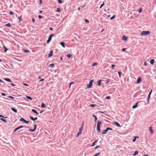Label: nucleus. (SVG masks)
Returning a JSON list of instances; mask_svg holds the SVG:
<instances>
[{
	"label": "nucleus",
	"instance_id": "obj_1",
	"mask_svg": "<svg viewBox=\"0 0 156 156\" xmlns=\"http://www.w3.org/2000/svg\"><path fill=\"white\" fill-rule=\"evenodd\" d=\"M23 127H24L25 128H29V127L27 126H19L18 127L16 128V129H15L13 130V133H14L16 132L18 129H20L21 128H23Z\"/></svg>",
	"mask_w": 156,
	"mask_h": 156
},
{
	"label": "nucleus",
	"instance_id": "obj_2",
	"mask_svg": "<svg viewBox=\"0 0 156 156\" xmlns=\"http://www.w3.org/2000/svg\"><path fill=\"white\" fill-rule=\"evenodd\" d=\"M93 81V80H91L89 81V83L87 85V88H89L91 87Z\"/></svg>",
	"mask_w": 156,
	"mask_h": 156
},
{
	"label": "nucleus",
	"instance_id": "obj_3",
	"mask_svg": "<svg viewBox=\"0 0 156 156\" xmlns=\"http://www.w3.org/2000/svg\"><path fill=\"white\" fill-rule=\"evenodd\" d=\"M150 33V32L149 31H144L141 32V35L143 36L147 35L149 34Z\"/></svg>",
	"mask_w": 156,
	"mask_h": 156
},
{
	"label": "nucleus",
	"instance_id": "obj_4",
	"mask_svg": "<svg viewBox=\"0 0 156 156\" xmlns=\"http://www.w3.org/2000/svg\"><path fill=\"white\" fill-rule=\"evenodd\" d=\"M54 36V34H52L49 36L48 40L47 41V44H48L50 42L51 40L52 37H53Z\"/></svg>",
	"mask_w": 156,
	"mask_h": 156
},
{
	"label": "nucleus",
	"instance_id": "obj_5",
	"mask_svg": "<svg viewBox=\"0 0 156 156\" xmlns=\"http://www.w3.org/2000/svg\"><path fill=\"white\" fill-rule=\"evenodd\" d=\"M142 79L141 77H139L137 79V83H140Z\"/></svg>",
	"mask_w": 156,
	"mask_h": 156
},
{
	"label": "nucleus",
	"instance_id": "obj_6",
	"mask_svg": "<svg viewBox=\"0 0 156 156\" xmlns=\"http://www.w3.org/2000/svg\"><path fill=\"white\" fill-rule=\"evenodd\" d=\"M127 39L128 37L125 36H123L122 37V39L123 41H126L127 40Z\"/></svg>",
	"mask_w": 156,
	"mask_h": 156
},
{
	"label": "nucleus",
	"instance_id": "obj_7",
	"mask_svg": "<svg viewBox=\"0 0 156 156\" xmlns=\"http://www.w3.org/2000/svg\"><path fill=\"white\" fill-rule=\"evenodd\" d=\"M29 117L30 118V119L33 121H35L37 119V117L34 118L33 117L31 116H30Z\"/></svg>",
	"mask_w": 156,
	"mask_h": 156
},
{
	"label": "nucleus",
	"instance_id": "obj_8",
	"mask_svg": "<svg viewBox=\"0 0 156 156\" xmlns=\"http://www.w3.org/2000/svg\"><path fill=\"white\" fill-rule=\"evenodd\" d=\"M53 51L52 50H51L50 51V53L48 54V56L49 57H51L53 55Z\"/></svg>",
	"mask_w": 156,
	"mask_h": 156
},
{
	"label": "nucleus",
	"instance_id": "obj_9",
	"mask_svg": "<svg viewBox=\"0 0 156 156\" xmlns=\"http://www.w3.org/2000/svg\"><path fill=\"white\" fill-rule=\"evenodd\" d=\"M113 124L117 126L118 127H120L119 124L117 122H115L113 123Z\"/></svg>",
	"mask_w": 156,
	"mask_h": 156
},
{
	"label": "nucleus",
	"instance_id": "obj_10",
	"mask_svg": "<svg viewBox=\"0 0 156 156\" xmlns=\"http://www.w3.org/2000/svg\"><path fill=\"white\" fill-rule=\"evenodd\" d=\"M149 129L151 134H153V131L152 129V127L151 126H150L149 127Z\"/></svg>",
	"mask_w": 156,
	"mask_h": 156
},
{
	"label": "nucleus",
	"instance_id": "obj_11",
	"mask_svg": "<svg viewBox=\"0 0 156 156\" xmlns=\"http://www.w3.org/2000/svg\"><path fill=\"white\" fill-rule=\"evenodd\" d=\"M4 80L8 82H12V81L9 79V78H4Z\"/></svg>",
	"mask_w": 156,
	"mask_h": 156
},
{
	"label": "nucleus",
	"instance_id": "obj_12",
	"mask_svg": "<svg viewBox=\"0 0 156 156\" xmlns=\"http://www.w3.org/2000/svg\"><path fill=\"white\" fill-rule=\"evenodd\" d=\"M11 109L13 112L16 113L17 112V110L14 108H11Z\"/></svg>",
	"mask_w": 156,
	"mask_h": 156
},
{
	"label": "nucleus",
	"instance_id": "obj_13",
	"mask_svg": "<svg viewBox=\"0 0 156 156\" xmlns=\"http://www.w3.org/2000/svg\"><path fill=\"white\" fill-rule=\"evenodd\" d=\"M138 103V102H137L135 105H133L132 107V108L134 109L136 108L137 107Z\"/></svg>",
	"mask_w": 156,
	"mask_h": 156
},
{
	"label": "nucleus",
	"instance_id": "obj_14",
	"mask_svg": "<svg viewBox=\"0 0 156 156\" xmlns=\"http://www.w3.org/2000/svg\"><path fill=\"white\" fill-rule=\"evenodd\" d=\"M102 81H103V80H100L98 81L97 83L98 86H100L101 85V82Z\"/></svg>",
	"mask_w": 156,
	"mask_h": 156
},
{
	"label": "nucleus",
	"instance_id": "obj_15",
	"mask_svg": "<svg viewBox=\"0 0 156 156\" xmlns=\"http://www.w3.org/2000/svg\"><path fill=\"white\" fill-rule=\"evenodd\" d=\"M107 129H104L103 130L102 132V134H105L107 132Z\"/></svg>",
	"mask_w": 156,
	"mask_h": 156
},
{
	"label": "nucleus",
	"instance_id": "obj_16",
	"mask_svg": "<svg viewBox=\"0 0 156 156\" xmlns=\"http://www.w3.org/2000/svg\"><path fill=\"white\" fill-rule=\"evenodd\" d=\"M154 62V59H151L150 61V63L151 65H153Z\"/></svg>",
	"mask_w": 156,
	"mask_h": 156
},
{
	"label": "nucleus",
	"instance_id": "obj_17",
	"mask_svg": "<svg viewBox=\"0 0 156 156\" xmlns=\"http://www.w3.org/2000/svg\"><path fill=\"white\" fill-rule=\"evenodd\" d=\"M31 111H32L33 112H34V113H35L36 114L38 115V114H39L38 113V112H37V111L35 110V109H32V110H31Z\"/></svg>",
	"mask_w": 156,
	"mask_h": 156
},
{
	"label": "nucleus",
	"instance_id": "obj_18",
	"mask_svg": "<svg viewBox=\"0 0 156 156\" xmlns=\"http://www.w3.org/2000/svg\"><path fill=\"white\" fill-rule=\"evenodd\" d=\"M60 44L62 47H63V48L65 47V43L64 42H60Z\"/></svg>",
	"mask_w": 156,
	"mask_h": 156
},
{
	"label": "nucleus",
	"instance_id": "obj_19",
	"mask_svg": "<svg viewBox=\"0 0 156 156\" xmlns=\"http://www.w3.org/2000/svg\"><path fill=\"white\" fill-rule=\"evenodd\" d=\"M92 116H93V117H94V119H95V122H97V119H98L97 117L96 116H95V115H94V114L92 115Z\"/></svg>",
	"mask_w": 156,
	"mask_h": 156
},
{
	"label": "nucleus",
	"instance_id": "obj_20",
	"mask_svg": "<svg viewBox=\"0 0 156 156\" xmlns=\"http://www.w3.org/2000/svg\"><path fill=\"white\" fill-rule=\"evenodd\" d=\"M102 122L99 121H98L97 123V126H100Z\"/></svg>",
	"mask_w": 156,
	"mask_h": 156
},
{
	"label": "nucleus",
	"instance_id": "obj_21",
	"mask_svg": "<svg viewBox=\"0 0 156 156\" xmlns=\"http://www.w3.org/2000/svg\"><path fill=\"white\" fill-rule=\"evenodd\" d=\"M3 48L5 49L4 51L5 52H6L7 51L9 50L4 45H3Z\"/></svg>",
	"mask_w": 156,
	"mask_h": 156
},
{
	"label": "nucleus",
	"instance_id": "obj_22",
	"mask_svg": "<svg viewBox=\"0 0 156 156\" xmlns=\"http://www.w3.org/2000/svg\"><path fill=\"white\" fill-rule=\"evenodd\" d=\"M26 120H25L24 118H20V121H21V122H24Z\"/></svg>",
	"mask_w": 156,
	"mask_h": 156
},
{
	"label": "nucleus",
	"instance_id": "obj_23",
	"mask_svg": "<svg viewBox=\"0 0 156 156\" xmlns=\"http://www.w3.org/2000/svg\"><path fill=\"white\" fill-rule=\"evenodd\" d=\"M138 153V151H136L134 152V153L133 154V156H135Z\"/></svg>",
	"mask_w": 156,
	"mask_h": 156
},
{
	"label": "nucleus",
	"instance_id": "obj_24",
	"mask_svg": "<svg viewBox=\"0 0 156 156\" xmlns=\"http://www.w3.org/2000/svg\"><path fill=\"white\" fill-rule=\"evenodd\" d=\"M5 26L9 27H10L12 26L11 24L10 23H8L7 24H6L5 25Z\"/></svg>",
	"mask_w": 156,
	"mask_h": 156
},
{
	"label": "nucleus",
	"instance_id": "obj_25",
	"mask_svg": "<svg viewBox=\"0 0 156 156\" xmlns=\"http://www.w3.org/2000/svg\"><path fill=\"white\" fill-rule=\"evenodd\" d=\"M26 98L27 99L30 100H32L33 99V98H32L31 97L29 96H27Z\"/></svg>",
	"mask_w": 156,
	"mask_h": 156
},
{
	"label": "nucleus",
	"instance_id": "obj_26",
	"mask_svg": "<svg viewBox=\"0 0 156 156\" xmlns=\"http://www.w3.org/2000/svg\"><path fill=\"white\" fill-rule=\"evenodd\" d=\"M46 105L44 103H41V107L42 108H45Z\"/></svg>",
	"mask_w": 156,
	"mask_h": 156
},
{
	"label": "nucleus",
	"instance_id": "obj_27",
	"mask_svg": "<svg viewBox=\"0 0 156 156\" xmlns=\"http://www.w3.org/2000/svg\"><path fill=\"white\" fill-rule=\"evenodd\" d=\"M97 129L99 132H100V126H97Z\"/></svg>",
	"mask_w": 156,
	"mask_h": 156
},
{
	"label": "nucleus",
	"instance_id": "obj_28",
	"mask_svg": "<svg viewBox=\"0 0 156 156\" xmlns=\"http://www.w3.org/2000/svg\"><path fill=\"white\" fill-rule=\"evenodd\" d=\"M49 66L51 67H54V64L53 63L49 65Z\"/></svg>",
	"mask_w": 156,
	"mask_h": 156
},
{
	"label": "nucleus",
	"instance_id": "obj_29",
	"mask_svg": "<svg viewBox=\"0 0 156 156\" xmlns=\"http://www.w3.org/2000/svg\"><path fill=\"white\" fill-rule=\"evenodd\" d=\"M0 120L3 122H6V120L5 119H3V118H0Z\"/></svg>",
	"mask_w": 156,
	"mask_h": 156
},
{
	"label": "nucleus",
	"instance_id": "obj_30",
	"mask_svg": "<svg viewBox=\"0 0 156 156\" xmlns=\"http://www.w3.org/2000/svg\"><path fill=\"white\" fill-rule=\"evenodd\" d=\"M98 141V140L94 142L92 144L91 146H94L95 145V144Z\"/></svg>",
	"mask_w": 156,
	"mask_h": 156
},
{
	"label": "nucleus",
	"instance_id": "obj_31",
	"mask_svg": "<svg viewBox=\"0 0 156 156\" xmlns=\"http://www.w3.org/2000/svg\"><path fill=\"white\" fill-rule=\"evenodd\" d=\"M98 63L97 62H95L94 63L92 64V66H97L98 65Z\"/></svg>",
	"mask_w": 156,
	"mask_h": 156
},
{
	"label": "nucleus",
	"instance_id": "obj_32",
	"mask_svg": "<svg viewBox=\"0 0 156 156\" xmlns=\"http://www.w3.org/2000/svg\"><path fill=\"white\" fill-rule=\"evenodd\" d=\"M18 19L19 20V22H20L21 20L22 19V17L21 16H20L19 17H18Z\"/></svg>",
	"mask_w": 156,
	"mask_h": 156
},
{
	"label": "nucleus",
	"instance_id": "obj_33",
	"mask_svg": "<svg viewBox=\"0 0 156 156\" xmlns=\"http://www.w3.org/2000/svg\"><path fill=\"white\" fill-rule=\"evenodd\" d=\"M66 56L68 58H70L72 56V55L70 54H68L66 55Z\"/></svg>",
	"mask_w": 156,
	"mask_h": 156
},
{
	"label": "nucleus",
	"instance_id": "obj_34",
	"mask_svg": "<svg viewBox=\"0 0 156 156\" xmlns=\"http://www.w3.org/2000/svg\"><path fill=\"white\" fill-rule=\"evenodd\" d=\"M107 131H108V130L112 131L113 130V129L110 128L109 127H107L106 128Z\"/></svg>",
	"mask_w": 156,
	"mask_h": 156
},
{
	"label": "nucleus",
	"instance_id": "obj_35",
	"mask_svg": "<svg viewBox=\"0 0 156 156\" xmlns=\"http://www.w3.org/2000/svg\"><path fill=\"white\" fill-rule=\"evenodd\" d=\"M29 131L30 132H34L35 131V130L34 129H29Z\"/></svg>",
	"mask_w": 156,
	"mask_h": 156
},
{
	"label": "nucleus",
	"instance_id": "obj_36",
	"mask_svg": "<svg viewBox=\"0 0 156 156\" xmlns=\"http://www.w3.org/2000/svg\"><path fill=\"white\" fill-rule=\"evenodd\" d=\"M105 5V4L104 2H103L102 4H101L100 7V9H101V8L102 7H103Z\"/></svg>",
	"mask_w": 156,
	"mask_h": 156
},
{
	"label": "nucleus",
	"instance_id": "obj_37",
	"mask_svg": "<svg viewBox=\"0 0 156 156\" xmlns=\"http://www.w3.org/2000/svg\"><path fill=\"white\" fill-rule=\"evenodd\" d=\"M56 11L58 12H60L61 11L60 9L59 8H57V9Z\"/></svg>",
	"mask_w": 156,
	"mask_h": 156
},
{
	"label": "nucleus",
	"instance_id": "obj_38",
	"mask_svg": "<svg viewBox=\"0 0 156 156\" xmlns=\"http://www.w3.org/2000/svg\"><path fill=\"white\" fill-rule=\"evenodd\" d=\"M95 106L96 105L95 104H91L90 106V107L94 108Z\"/></svg>",
	"mask_w": 156,
	"mask_h": 156
},
{
	"label": "nucleus",
	"instance_id": "obj_39",
	"mask_svg": "<svg viewBox=\"0 0 156 156\" xmlns=\"http://www.w3.org/2000/svg\"><path fill=\"white\" fill-rule=\"evenodd\" d=\"M110 80L109 79H107L105 81V83H108L109 82Z\"/></svg>",
	"mask_w": 156,
	"mask_h": 156
},
{
	"label": "nucleus",
	"instance_id": "obj_40",
	"mask_svg": "<svg viewBox=\"0 0 156 156\" xmlns=\"http://www.w3.org/2000/svg\"><path fill=\"white\" fill-rule=\"evenodd\" d=\"M150 98V97L149 96H148V98H147V103H149V99Z\"/></svg>",
	"mask_w": 156,
	"mask_h": 156
},
{
	"label": "nucleus",
	"instance_id": "obj_41",
	"mask_svg": "<svg viewBox=\"0 0 156 156\" xmlns=\"http://www.w3.org/2000/svg\"><path fill=\"white\" fill-rule=\"evenodd\" d=\"M115 15H114L110 18V19L111 20H112L113 19H114V18H115Z\"/></svg>",
	"mask_w": 156,
	"mask_h": 156
},
{
	"label": "nucleus",
	"instance_id": "obj_42",
	"mask_svg": "<svg viewBox=\"0 0 156 156\" xmlns=\"http://www.w3.org/2000/svg\"><path fill=\"white\" fill-rule=\"evenodd\" d=\"M122 73L120 71H118V74L119 75V77H120L121 76V74Z\"/></svg>",
	"mask_w": 156,
	"mask_h": 156
},
{
	"label": "nucleus",
	"instance_id": "obj_43",
	"mask_svg": "<svg viewBox=\"0 0 156 156\" xmlns=\"http://www.w3.org/2000/svg\"><path fill=\"white\" fill-rule=\"evenodd\" d=\"M24 52L25 53H27L29 52H30L28 50H27L26 49L24 50Z\"/></svg>",
	"mask_w": 156,
	"mask_h": 156
},
{
	"label": "nucleus",
	"instance_id": "obj_44",
	"mask_svg": "<svg viewBox=\"0 0 156 156\" xmlns=\"http://www.w3.org/2000/svg\"><path fill=\"white\" fill-rule=\"evenodd\" d=\"M81 133L82 132L79 131V132L77 133V136H78L80 135Z\"/></svg>",
	"mask_w": 156,
	"mask_h": 156
},
{
	"label": "nucleus",
	"instance_id": "obj_45",
	"mask_svg": "<svg viewBox=\"0 0 156 156\" xmlns=\"http://www.w3.org/2000/svg\"><path fill=\"white\" fill-rule=\"evenodd\" d=\"M58 2L59 4H61L62 3V0H58Z\"/></svg>",
	"mask_w": 156,
	"mask_h": 156
},
{
	"label": "nucleus",
	"instance_id": "obj_46",
	"mask_svg": "<svg viewBox=\"0 0 156 156\" xmlns=\"http://www.w3.org/2000/svg\"><path fill=\"white\" fill-rule=\"evenodd\" d=\"M152 91V90H151L150 91V92L149 93V94L148 95V96H149L150 97L151 96V94Z\"/></svg>",
	"mask_w": 156,
	"mask_h": 156
},
{
	"label": "nucleus",
	"instance_id": "obj_47",
	"mask_svg": "<svg viewBox=\"0 0 156 156\" xmlns=\"http://www.w3.org/2000/svg\"><path fill=\"white\" fill-rule=\"evenodd\" d=\"M100 154V153H97L95 154L93 156H98Z\"/></svg>",
	"mask_w": 156,
	"mask_h": 156
},
{
	"label": "nucleus",
	"instance_id": "obj_48",
	"mask_svg": "<svg viewBox=\"0 0 156 156\" xmlns=\"http://www.w3.org/2000/svg\"><path fill=\"white\" fill-rule=\"evenodd\" d=\"M115 65H114V64H112L111 65L112 67V68L113 69H114V67H115Z\"/></svg>",
	"mask_w": 156,
	"mask_h": 156
},
{
	"label": "nucleus",
	"instance_id": "obj_49",
	"mask_svg": "<svg viewBox=\"0 0 156 156\" xmlns=\"http://www.w3.org/2000/svg\"><path fill=\"white\" fill-rule=\"evenodd\" d=\"M84 122L83 121L82 124V125H81V127L83 128V126H84Z\"/></svg>",
	"mask_w": 156,
	"mask_h": 156
},
{
	"label": "nucleus",
	"instance_id": "obj_50",
	"mask_svg": "<svg viewBox=\"0 0 156 156\" xmlns=\"http://www.w3.org/2000/svg\"><path fill=\"white\" fill-rule=\"evenodd\" d=\"M83 128L80 127V129H79V131L82 132V130H83Z\"/></svg>",
	"mask_w": 156,
	"mask_h": 156
},
{
	"label": "nucleus",
	"instance_id": "obj_51",
	"mask_svg": "<svg viewBox=\"0 0 156 156\" xmlns=\"http://www.w3.org/2000/svg\"><path fill=\"white\" fill-rule=\"evenodd\" d=\"M105 98L107 99H109L111 98V97L109 96H106Z\"/></svg>",
	"mask_w": 156,
	"mask_h": 156
},
{
	"label": "nucleus",
	"instance_id": "obj_52",
	"mask_svg": "<svg viewBox=\"0 0 156 156\" xmlns=\"http://www.w3.org/2000/svg\"><path fill=\"white\" fill-rule=\"evenodd\" d=\"M142 12V9L141 8H140L138 12L139 13L141 12Z\"/></svg>",
	"mask_w": 156,
	"mask_h": 156
},
{
	"label": "nucleus",
	"instance_id": "obj_53",
	"mask_svg": "<svg viewBox=\"0 0 156 156\" xmlns=\"http://www.w3.org/2000/svg\"><path fill=\"white\" fill-rule=\"evenodd\" d=\"M38 17L39 19H41L43 18L42 16L41 15H38Z\"/></svg>",
	"mask_w": 156,
	"mask_h": 156
},
{
	"label": "nucleus",
	"instance_id": "obj_54",
	"mask_svg": "<svg viewBox=\"0 0 156 156\" xmlns=\"http://www.w3.org/2000/svg\"><path fill=\"white\" fill-rule=\"evenodd\" d=\"M0 117H2V118H7V117H5L1 115H0Z\"/></svg>",
	"mask_w": 156,
	"mask_h": 156
},
{
	"label": "nucleus",
	"instance_id": "obj_55",
	"mask_svg": "<svg viewBox=\"0 0 156 156\" xmlns=\"http://www.w3.org/2000/svg\"><path fill=\"white\" fill-rule=\"evenodd\" d=\"M23 85L25 86H28V84H27V83H23Z\"/></svg>",
	"mask_w": 156,
	"mask_h": 156
},
{
	"label": "nucleus",
	"instance_id": "obj_56",
	"mask_svg": "<svg viewBox=\"0 0 156 156\" xmlns=\"http://www.w3.org/2000/svg\"><path fill=\"white\" fill-rule=\"evenodd\" d=\"M29 122V121H27L25 120V122L24 123H25L26 124H27Z\"/></svg>",
	"mask_w": 156,
	"mask_h": 156
},
{
	"label": "nucleus",
	"instance_id": "obj_57",
	"mask_svg": "<svg viewBox=\"0 0 156 156\" xmlns=\"http://www.w3.org/2000/svg\"><path fill=\"white\" fill-rule=\"evenodd\" d=\"M136 136H135L133 140V142H135L136 140Z\"/></svg>",
	"mask_w": 156,
	"mask_h": 156
},
{
	"label": "nucleus",
	"instance_id": "obj_58",
	"mask_svg": "<svg viewBox=\"0 0 156 156\" xmlns=\"http://www.w3.org/2000/svg\"><path fill=\"white\" fill-rule=\"evenodd\" d=\"M8 98H11V99H13L14 98V97H13L12 96H8Z\"/></svg>",
	"mask_w": 156,
	"mask_h": 156
},
{
	"label": "nucleus",
	"instance_id": "obj_59",
	"mask_svg": "<svg viewBox=\"0 0 156 156\" xmlns=\"http://www.w3.org/2000/svg\"><path fill=\"white\" fill-rule=\"evenodd\" d=\"M34 129H35V130L36 129V127H37V125L36 124H35L34 126Z\"/></svg>",
	"mask_w": 156,
	"mask_h": 156
},
{
	"label": "nucleus",
	"instance_id": "obj_60",
	"mask_svg": "<svg viewBox=\"0 0 156 156\" xmlns=\"http://www.w3.org/2000/svg\"><path fill=\"white\" fill-rule=\"evenodd\" d=\"M74 83V82H71L70 83V84H69V87H71V85L72 84H73Z\"/></svg>",
	"mask_w": 156,
	"mask_h": 156
},
{
	"label": "nucleus",
	"instance_id": "obj_61",
	"mask_svg": "<svg viewBox=\"0 0 156 156\" xmlns=\"http://www.w3.org/2000/svg\"><path fill=\"white\" fill-rule=\"evenodd\" d=\"M9 13L10 15H13L14 14V13L11 11H10L9 12Z\"/></svg>",
	"mask_w": 156,
	"mask_h": 156
},
{
	"label": "nucleus",
	"instance_id": "obj_62",
	"mask_svg": "<svg viewBox=\"0 0 156 156\" xmlns=\"http://www.w3.org/2000/svg\"><path fill=\"white\" fill-rule=\"evenodd\" d=\"M85 21L87 23H89V21L87 19H85Z\"/></svg>",
	"mask_w": 156,
	"mask_h": 156
},
{
	"label": "nucleus",
	"instance_id": "obj_63",
	"mask_svg": "<svg viewBox=\"0 0 156 156\" xmlns=\"http://www.w3.org/2000/svg\"><path fill=\"white\" fill-rule=\"evenodd\" d=\"M44 79H41L39 81H40V82L43 81H44Z\"/></svg>",
	"mask_w": 156,
	"mask_h": 156
},
{
	"label": "nucleus",
	"instance_id": "obj_64",
	"mask_svg": "<svg viewBox=\"0 0 156 156\" xmlns=\"http://www.w3.org/2000/svg\"><path fill=\"white\" fill-rule=\"evenodd\" d=\"M3 96H5V93H2L1 94Z\"/></svg>",
	"mask_w": 156,
	"mask_h": 156
}]
</instances>
